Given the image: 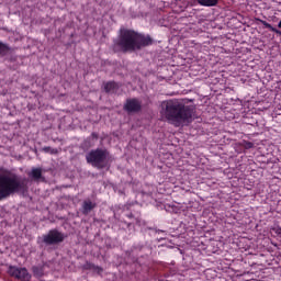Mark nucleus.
I'll use <instances>...</instances> for the list:
<instances>
[{
  "label": "nucleus",
  "mask_w": 281,
  "mask_h": 281,
  "mask_svg": "<svg viewBox=\"0 0 281 281\" xmlns=\"http://www.w3.org/2000/svg\"><path fill=\"white\" fill-rule=\"evenodd\" d=\"M150 35H144L135 30L120 29L117 37L113 41L112 49L115 54H133L144 47L153 45Z\"/></svg>",
  "instance_id": "obj_1"
},
{
  "label": "nucleus",
  "mask_w": 281,
  "mask_h": 281,
  "mask_svg": "<svg viewBox=\"0 0 281 281\" xmlns=\"http://www.w3.org/2000/svg\"><path fill=\"white\" fill-rule=\"evenodd\" d=\"M23 189V182L16 173L0 175V201L10 199L13 194H19Z\"/></svg>",
  "instance_id": "obj_2"
},
{
  "label": "nucleus",
  "mask_w": 281,
  "mask_h": 281,
  "mask_svg": "<svg viewBox=\"0 0 281 281\" xmlns=\"http://www.w3.org/2000/svg\"><path fill=\"white\" fill-rule=\"evenodd\" d=\"M109 157V151L106 149L97 148L90 150L86 155L87 164H90L93 168H98V170H102L106 168V158Z\"/></svg>",
  "instance_id": "obj_3"
},
{
  "label": "nucleus",
  "mask_w": 281,
  "mask_h": 281,
  "mask_svg": "<svg viewBox=\"0 0 281 281\" xmlns=\"http://www.w3.org/2000/svg\"><path fill=\"white\" fill-rule=\"evenodd\" d=\"M196 114V108L194 105H181L177 104V122L180 121L184 125H190L194 121V115Z\"/></svg>",
  "instance_id": "obj_4"
},
{
  "label": "nucleus",
  "mask_w": 281,
  "mask_h": 281,
  "mask_svg": "<svg viewBox=\"0 0 281 281\" xmlns=\"http://www.w3.org/2000/svg\"><path fill=\"white\" fill-rule=\"evenodd\" d=\"M65 238H67V235L58 228H53L48 231L47 234H44L42 237H38V243H42L44 245L50 246V245H60V243H65Z\"/></svg>",
  "instance_id": "obj_5"
},
{
  "label": "nucleus",
  "mask_w": 281,
  "mask_h": 281,
  "mask_svg": "<svg viewBox=\"0 0 281 281\" xmlns=\"http://www.w3.org/2000/svg\"><path fill=\"white\" fill-rule=\"evenodd\" d=\"M164 111V115L168 122H177V102L175 101H166L161 104Z\"/></svg>",
  "instance_id": "obj_6"
},
{
  "label": "nucleus",
  "mask_w": 281,
  "mask_h": 281,
  "mask_svg": "<svg viewBox=\"0 0 281 281\" xmlns=\"http://www.w3.org/2000/svg\"><path fill=\"white\" fill-rule=\"evenodd\" d=\"M123 111L126 113H139L142 111V101L137 98H128L126 99Z\"/></svg>",
  "instance_id": "obj_7"
},
{
  "label": "nucleus",
  "mask_w": 281,
  "mask_h": 281,
  "mask_svg": "<svg viewBox=\"0 0 281 281\" xmlns=\"http://www.w3.org/2000/svg\"><path fill=\"white\" fill-rule=\"evenodd\" d=\"M9 274L16 280L30 281L32 276L25 268H18L14 266L9 267Z\"/></svg>",
  "instance_id": "obj_8"
},
{
  "label": "nucleus",
  "mask_w": 281,
  "mask_h": 281,
  "mask_svg": "<svg viewBox=\"0 0 281 281\" xmlns=\"http://www.w3.org/2000/svg\"><path fill=\"white\" fill-rule=\"evenodd\" d=\"M30 179L33 181H45V178H43V169L42 168H32L31 172H29Z\"/></svg>",
  "instance_id": "obj_9"
},
{
  "label": "nucleus",
  "mask_w": 281,
  "mask_h": 281,
  "mask_svg": "<svg viewBox=\"0 0 281 281\" xmlns=\"http://www.w3.org/2000/svg\"><path fill=\"white\" fill-rule=\"evenodd\" d=\"M120 89V86H117V82L115 81H109L104 85V91L105 93H115Z\"/></svg>",
  "instance_id": "obj_10"
},
{
  "label": "nucleus",
  "mask_w": 281,
  "mask_h": 281,
  "mask_svg": "<svg viewBox=\"0 0 281 281\" xmlns=\"http://www.w3.org/2000/svg\"><path fill=\"white\" fill-rule=\"evenodd\" d=\"M95 207V203L91 202V200H86L82 203V214L87 216L89 212H91Z\"/></svg>",
  "instance_id": "obj_11"
},
{
  "label": "nucleus",
  "mask_w": 281,
  "mask_h": 281,
  "mask_svg": "<svg viewBox=\"0 0 281 281\" xmlns=\"http://www.w3.org/2000/svg\"><path fill=\"white\" fill-rule=\"evenodd\" d=\"M32 271L35 278H43L45 276V268L43 266H33Z\"/></svg>",
  "instance_id": "obj_12"
},
{
  "label": "nucleus",
  "mask_w": 281,
  "mask_h": 281,
  "mask_svg": "<svg viewBox=\"0 0 281 281\" xmlns=\"http://www.w3.org/2000/svg\"><path fill=\"white\" fill-rule=\"evenodd\" d=\"M198 3L201 7L212 8V7H216L218 4V0H198Z\"/></svg>",
  "instance_id": "obj_13"
},
{
  "label": "nucleus",
  "mask_w": 281,
  "mask_h": 281,
  "mask_svg": "<svg viewBox=\"0 0 281 281\" xmlns=\"http://www.w3.org/2000/svg\"><path fill=\"white\" fill-rule=\"evenodd\" d=\"M260 23L265 26V29L276 33L277 35L281 36V31L273 27L270 23H268L267 21L260 20Z\"/></svg>",
  "instance_id": "obj_14"
},
{
  "label": "nucleus",
  "mask_w": 281,
  "mask_h": 281,
  "mask_svg": "<svg viewBox=\"0 0 281 281\" xmlns=\"http://www.w3.org/2000/svg\"><path fill=\"white\" fill-rule=\"evenodd\" d=\"M8 52H10V46L0 42V56L8 55Z\"/></svg>",
  "instance_id": "obj_15"
},
{
  "label": "nucleus",
  "mask_w": 281,
  "mask_h": 281,
  "mask_svg": "<svg viewBox=\"0 0 281 281\" xmlns=\"http://www.w3.org/2000/svg\"><path fill=\"white\" fill-rule=\"evenodd\" d=\"M165 210L170 214H177V206L175 204H166Z\"/></svg>",
  "instance_id": "obj_16"
},
{
  "label": "nucleus",
  "mask_w": 281,
  "mask_h": 281,
  "mask_svg": "<svg viewBox=\"0 0 281 281\" xmlns=\"http://www.w3.org/2000/svg\"><path fill=\"white\" fill-rule=\"evenodd\" d=\"M43 153H48L49 155H58V149L46 146L43 147Z\"/></svg>",
  "instance_id": "obj_17"
},
{
  "label": "nucleus",
  "mask_w": 281,
  "mask_h": 281,
  "mask_svg": "<svg viewBox=\"0 0 281 281\" xmlns=\"http://www.w3.org/2000/svg\"><path fill=\"white\" fill-rule=\"evenodd\" d=\"M241 146H243L246 150H248V149L254 148V143H252V142H249V140H243Z\"/></svg>",
  "instance_id": "obj_18"
},
{
  "label": "nucleus",
  "mask_w": 281,
  "mask_h": 281,
  "mask_svg": "<svg viewBox=\"0 0 281 281\" xmlns=\"http://www.w3.org/2000/svg\"><path fill=\"white\" fill-rule=\"evenodd\" d=\"M83 269H85L86 271H91V269H95V265H93V263L87 261V262L83 265Z\"/></svg>",
  "instance_id": "obj_19"
},
{
  "label": "nucleus",
  "mask_w": 281,
  "mask_h": 281,
  "mask_svg": "<svg viewBox=\"0 0 281 281\" xmlns=\"http://www.w3.org/2000/svg\"><path fill=\"white\" fill-rule=\"evenodd\" d=\"M272 231L281 238V227L280 226L273 227Z\"/></svg>",
  "instance_id": "obj_20"
},
{
  "label": "nucleus",
  "mask_w": 281,
  "mask_h": 281,
  "mask_svg": "<svg viewBox=\"0 0 281 281\" xmlns=\"http://www.w3.org/2000/svg\"><path fill=\"white\" fill-rule=\"evenodd\" d=\"M133 216H134L133 213H128V214L126 215L127 218H133Z\"/></svg>",
  "instance_id": "obj_21"
},
{
  "label": "nucleus",
  "mask_w": 281,
  "mask_h": 281,
  "mask_svg": "<svg viewBox=\"0 0 281 281\" xmlns=\"http://www.w3.org/2000/svg\"><path fill=\"white\" fill-rule=\"evenodd\" d=\"M92 137H95V139H98V134L92 133Z\"/></svg>",
  "instance_id": "obj_22"
},
{
  "label": "nucleus",
  "mask_w": 281,
  "mask_h": 281,
  "mask_svg": "<svg viewBox=\"0 0 281 281\" xmlns=\"http://www.w3.org/2000/svg\"><path fill=\"white\" fill-rule=\"evenodd\" d=\"M278 27L281 30V21L278 23Z\"/></svg>",
  "instance_id": "obj_23"
}]
</instances>
